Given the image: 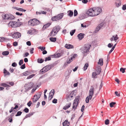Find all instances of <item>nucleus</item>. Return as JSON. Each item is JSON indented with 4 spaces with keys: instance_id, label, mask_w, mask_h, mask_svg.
<instances>
[{
    "instance_id": "17",
    "label": "nucleus",
    "mask_w": 126,
    "mask_h": 126,
    "mask_svg": "<svg viewBox=\"0 0 126 126\" xmlns=\"http://www.w3.org/2000/svg\"><path fill=\"white\" fill-rule=\"evenodd\" d=\"M94 89L93 87V86H91L89 91V95L91 94L92 95H93L94 93Z\"/></svg>"
},
{
    "instance_id": "46",
    "label": "nucleus",
    "mask_w": 126,
    "mask_h": 126,
    "mask_svg": "<svg viewBox=\"0 0 126 126\" xmlns=\"http://www.w3.org/2000/svg\"><path fill=\"white\" fill-rule=\"evenodd\" d=\"M116 104V103L115 102H112L110 104V107H112L113 106V105Z\"/></svg>"
},
{
    "instance_id": "12",
    "label": "nucleus",
    "mask_w": 126,
    "mask_h": 126,
    "mask_svg": "<svg viewBox=\"0 0 126 126\" xmlns=\"http://www.w3.org/2000/svg\"><path fill=\"white\" fill-rule=\"evenodd\" d=\"M103 25V23H101L100 24L98 25V26L96 27V29L95 31V32L96 33L102 27Z\"/></svg>"
},
{
    "instance_id": "44",
    "label": "nucleus",
    "mask_w": 126,
    "mask_h": 126,
    "mask_svg": "<svg viewBox=\"0 0 126 126\" xmlns=\"http://www.w3.org/2000/svg\"><path fill=\"white\" fill-rule=\"evenodd\" d=\"M51 58L50 56H49L48 57H46L45 60V61L46 62L47 61H50L51 60Z\"/></svg>"
},
{
    "instance_id": "37",
    "label": "nucleus",
    "mask_w": 126,
    "mask_h": 126,
    "mask_svg": "<svg viewBox=\"0 0 126 126\" xmlns=\"http://www.w3.org/2000/svg\"><path fill=\"white\" fill-rule=\"evenodd\" d=\"M112 37L114 38V40L115 42L118 39V35L117 34H116L115 36L114 35H113L112 36Z\"/></svg>"
},
{
    "instance_id": "28",
    "label": "nucleus",
    "mask_w": 126,
    "mask_h": 126,
    "mask_svg": "<svg viewBox=\"0 0 126 126\" xmlns=\"http://www.w3.org/2000/svg\"><path fill=\"white\" fill-rule=\"evenodd\" d=\"M80 96L79 95H78L77 96H76L75 99L74 100V101L76 102H77V103H78V104L79 103V99L80 98Z\"/></svg>"
},
{
    "instance_id": "31",
    "label": "nucleus",
    "mask_w": 126,
    "mask_h": 126,
    "mask_svg": "<svg viewBox=\"0 0 126 126\" xmlns=\"http://www.w3.org/2000/svg\"><path fill=\"white\" fill-rule=\"evenodd\" d=\"M9 15L8 14H5L2 16L3 18L4 19H9Z\"/></svg>"
},
{
    "instance_id": "3",
    "label": "nucleus",
    "mask_w": 126,
    "mask_h": 126,
    "mask_svg": "<svg viewBox=\"0 0 126 126\" xmlns=\"http://www.w3.org/2000/svg\"><path fill=\"white\" fill-rule=\"evenodd\" d=\"M40 23V22L35 18L30 19L28 21L29 25L32 26L39 25Z\"/></svg>"
},
{
    "instance_id": "50",
    "label": "nucleus",
    "mask_w": 126,
    "mask_h": 126,
    "mask_svg": "<svg viewBox=\"0 0 126 126\" xmlns=\"http://www.w3.org/2000/svg\"><path fill=\"white\" fill-rule=\"evenodd\" d=\"M109 120L108 119H107L105 121V124L106 125H108L109 123Z\"/></svg>"
},
{
    "instance_id": "21",
    "label": "nucleus",
    "mask_w": 126,
    "mask_h": 126,
    "mask_svg": "<svg viewBox=\"0 0 126 126\" xmlns=\"http://www.w3.org/2000/svg\"><path fill=\"white\" fill-rule=\"evenodd\" d=\"M71 105V103L69 102L68 104H66V105L63 108V109L66 110L68 108H69Z\"/></svg>"
},
{
    "instance_id": "57",
    "label": "nucleus",
    "mask_w": 126,
    "mask_h": 126,
    "mask_svg": "<svg viewBox=\"0 0 126 126\" xmlns=\"http://www.w3.org/2000/svg\"><path fill=\"white\" fill-rule=\"evenodd\" d=\"M17 43L16 42H14L13 43V45L14 46L16 47L17 45Z\"/></svg>"
},
{
    "instance_id": "34",
    "label": "nucleus",
    "mask_w": 126,
    "mask_h": 126,
    "mask_svg": "<svg viewBox=\"0 0 126 126\" xmlns=\"http://www.w3.org/2000/svg\"><path fill=\"white\" fill-rule=\"evenodd\" d=\"M49 40L52 42H55L56 41V37L54 38L52 37L49 38Z\"/></svg>"
},
{
    "instance_id": "52",
    "label": "nucleus",
    "mask_w": 126,
    "mask_h": 126,
    "mask_svg": "<svg viewBox=\"0 0 126 126\" xmlns=\"http://www.w3.org/2000/svg\"><path fill=\"white\" fill-rule=\"evenodd\" d=\"M43 9L49 12H50L51 11V10H50L49 8H44Z\"/></svg>"
},
{
    "instance_id": "13",
    "label": "nucleus",
    "mask_w": 126,
    "mask_h": 126,
    "mask_svg": "<svg viewBox=\"0 0 126 126\" xmlns=\"http://www.w3.org/2000/svg\"><path fill=\"white\" fill-rule=\"evenodd\" d=\"M64 47L67 49L73 48H74L73 46L70 44H66L65 45Z\"/></svg>"
},
{
    "instance_id": "33",
    "label": "nucleus",
    "mask_w": 126,
    "mask_h": 126,
    "mask_svg": "<svg viewBox=\"0 0 126 126\" xmlns=\"http://www.w3.org/2000/svg\"><path fill=\"white\" fill-rule=\"evenodd\" d=\"M78 104V103L76 104V102H74L73 104L72 108L74 110L76 109L77 107Z\"/></svg>"
},
{
    "instance_id": "38",
    "label": "nucleus",
    "mask_w": 126,
    "mask_h": 126,
    "mask_svg": "<svg viewBox=\"0 0 126 126\" xmlns=\"http://www.w3.org/2000/svg\"><path fill=\"white\" fill-rule=\"evenodd\" d=\"M7 38L4 37H0V41L2 42L6 40Z\"/></svg>"
},
{
    "instance_id": "40",
    "label": "nucleus",
    "mask_w": 126,
    "mask_h": 126,
    "mask_svg": "<svg viewBox=\"0 0 126 126\" xmlns=\"http://www.w3.org/2000/svg\"><path fill=\"white\" fill-rule=\"evenodd\" d=\"M88 63H86L85 64V65L84 67V70H85L87 69V67L88 66Z\"/></svg>"
},
{
    "instance_id": "64",
    "label": "nucleus",
    "mask_w": 126,
    "mask_h": 126,
    "mask_svg": "<svg viewBox=\"0 0 126 126\" xmlns=\"http://www.w3.org/2000/svg\"><path fill=\"white\" fill-rule=\"evenodd\" d=\"M122 8L123 10H126V4L123 5Z\"/></svg>"
},
{
    "instance_id": "24",
    "label": "nucleus",
    "mask_w": 126,
    "mask_h": 126,
    "mask_svg": "<svg viewBox=\"0 0 126 126\" xmlns=\"http://www.w3.org/2000/svg\"><path fill=\"white\" fill-rule=\"evenodd\" d=\"M117 2H115L116 6L118 7L121 5V2L120 0H117Z\"/></svg>"
},
{
    "instance_id": "10",
    "label": "nucleus",
    "mask_w": 126,
    "mask_h": 126,
    "mask_svg": "<svg viewBox=\"0 0 126 126\" xmlns=\"http://www.w3.org/2000/svg\"><path fill=\"white\" fill-rule=\"evenodd\" d=\"M101 68L100 66H98L95 68L96 72L97 74H99L101 72Z\"/></svg>"
},
{
    "instance_id": "9",
    "label": "nucleus",
    "mask_w": 126,
    "mask_h": 126,
    "mask_svg": "<svg viewBox=\"0 0 126 126\" xmlns=\"http://www.w3.org/2000/svg\"><path fill=\"white\" fill-rule=\"evenodd\" d=\"M21 35L20 33L18 32H16L12 34V37L15 39H17L20 37Z\"/></svg>"
},
{
    "instance_id": "54",
    "label": "nucleus",
    "mask_w": 126,
    "mask_h": 126,
    "mask_svg": "<svg viewBox=\"0 0 126 126\" xmlns=\"http://www.w3.org/2000/svg\"><path fill=\"white\" fill-rule=\"evenodd\" d=\"M17 65V64L15 62L13 63L12 64V66L14 67H16Z\"/></svg>"
},
{
    "instance_id": "27",
    "label": "nucleus",
    "mask_w": 126,
    "mask_h": 126,
    "mask_svg": "<svg viewBox=\"0 0 126 126\" xmlns=\"http://www.w3.org/2000/svg\"><path fill=\"white\" fill-rule=\"evenodd\" d=\"M61 55V53H58L56 54H54L51 55L53 56V57L54 58L59 57Z\"/></svg>"
},
{
    "instance_id": "16",
    "label": "nucleus",
    "mask_w": 126,
    "mask_h": 126,
    "mask_svg": "<svg viewBox=\"0 0 126 126\" xmlns=\"http://www.w3.org/2000/svg\"><path fill=\"white\" fill-rule=\"evenodd\" d=\"M31 74V71L29 70L26 71L22 73V75L24 76H27Z\"/></svg>"
},
{
    "instance_id": "47",
    "label": "nucleus",
    "mask_w": 126,
    "mask_h": 126,
    "mask_svg": "<svg viewBox=\"0 0 126 126\" xmlns=\"http://www.w3.org/2000/svg\"><path fill=\"white\" fill-rule=\"evenodd\" d=\"M38 48L39 49H41V50L43 51L45 49V47H38Z\"/></svg>"
},
{
    "instance_id": "14",
    "label": "nucleus",
    "mask_w": 126,
    "mask_h": 126,
    "mask_svg": "<svg viewBox=\"0 0 126 126\" xmlns=\"http://www.w3.org/2000/svg\"><path fill=\"white\" fill-rule=\"evenodd\" d=\"M73 96L72 95L69 94L67 95L66 99L68 101H69L73 99Z\"/></svg>"
},
{
    "instance_id": "45",
    "label": "nucleus",
    "mask_w": 126,
    "mask_h": 126,
    "mask_svg": "<svg viewBox=\"0 0 126 126\" xmlns=\"http://www.w3.org/2000/svg\"><path fill=\"white\" fill-rule=\"evenodd\" d=\"M126 69V68H121L120 69V71L122 72L123 73H124L125 72V70Z\"/></svg>"
},
{
    "instance_id": "41",
    "label": "nucleus",
    "mask_w": 126,
    "mask_h": 126,
    "mask_svg": "<svg viewBox=\"0 0 126 126\" xmlns=\"http://www.w3.org/2000/svg\"><path fill=\"white\" fill-rule=\"evenodd\" d=\"M76 31L75 29H74V30H72L70 32V35L72 36L73 35L74 33Z\"/></svg>"
},
{
    "instance_id": "55",
    "label": "nucleus",
    "mask_w": 126,
    "mask_h": 126,
    "mask_svg": "<svg viewBox=\"0 0 126 126\" xmlns=\"http://www.w3.org/2000/svg\"><path fill=\"white\" fill-rule=\"evenodd\" d=\"M20 68L22 69H25V64H24L22 65L20 67Z\"/></svg>"
},
{
    "instance_id": "8",
    "label": "nucleus",
    "mask_w": 126,
    "mask_h": 126,
    "mask_svg": "<svg viewBox=\"0 0 126 126\" xmlns=\"http://www.w3.org/2000/svg\"><path fill=\"white\" fill-rule=\"evenodd\" d=\"M41 95V94L39 93L34 95L33 97H35V98H32V99L33 100V102H36L40 98Z\"/></svg>"
},
{
    "instance_id": "62",
    "label": "nucleus",
    "mask_w": 126,
    "mask_h": 126,
    "mask_svg": "<svg viewBox=\"0 0 126 126\" xmlns=\"http://www.w3.org/2000/svg\"><path fill=\"white\" fill-rule=\"evenodd\" d=\"M34 50V48H32L30 49V52L32 54V53H33V50Z\"/></svg>"
},
{
    "instance_id": "11",
    "label": "nucleus",
    "mask_w": 126,
    "mask_h": 126,
    "mask_svg": "<svg viewBox=\"0 0 126 126\" xmlns=\"http://www.w3.org/2000/svg\"><path fill=\"white\" fill-rule=\"evenodd\" d=\"M60 29V27L59 26H55L53 28L52 30L53 31H55L57 32V33L59 31Z\"/></svg>"
},
{
    "instance_id": "15",
    "label": "nucleus",
    "mask_w": 126,
    "mask_h": 126,
    "mask_svg": "<svg viewBox=\"0 0 126 126\" xmlns=\"http://www.w3.org/2000/svg\"><path fill=\"white\" fill-rule=\"evenodd\" d=\"M85 34L84 33H80L78 35V37L79 39V40H81L84 38V36Z\"/></svg>"
},
{
    "instance_id": "30",
    "label": "nucleus",
    "mask_w": 126,
    "mask_h": 126,
    "mask_svg": "<svg viewBox=\"0 0 126 126\" xmlns=\"http://www.w3.org/2000/svg\"><path fill=\"white\" fill-rule=\"evenodd\" d=\"M98 64L100 65H102L103 64V60L102 59H100L99 60L98 62Z\"/></svg>"
},
{
    "instance_id": "2",
    "label": "nucleus",
    "mask_w": 126,
    "mask_h": 126,
    "mask_svg": "<svg viewBox=\"0 0 126 126\" xmlns=\"http://www.w3.org/2000/svg\"><path fill=\"white\" fill-rule=\"evenodd\" d=\"M53 67V65L52 64H50L46 66L40 70L39 73V74H41L45 73Z\"/></svg>"
},
{
    "instance_id": "56",
    "label": "nucleus",
    "mask_w": 126,
    "mask_h": 126,
    "mask_svg": "<svg viewBox=\"0 0 126 126\" xmlns=\"http://www.w3.org/2000/svg\"><path fill=\"white\" fill-rule=\"evenodd\" d=\"M113 44L112 43H109L108 45V47L109 48H111L113 46Z\"/></svg>"
},
{
    "instance_id": "23",
    "label": "nucleus",
    "mask_w": 126,
    "mask_h": 126,
    "mask_svg": "<svg viewBox=\"0 0 126 126\" xmlns=\"http://www.w3.org/2000/svg\"><path fill=\"white\" fill-rule=\"evenodd\" d=\"M34 113V112L30 113L27 115L25 116V117L23 119V121L25 119H26L28 117H30L31 116H32Z\"/></svg>"
},
{
    "instance_id": "5",
    "label": "nucleus",
    "mask_w": 126,
    "mask_h": 126,
    "mask_svg": "<svg viewBox=\"0 0 126 126\" xmlns=\"http://www.w3.org/2000/svg\"><path fill=\"white\" fill-rule=\"evenodd\" d=\"M63 16V14L61 13L57 15L56 16H53L51 18V20L52 21H55L61 19Z\"/></svg>"
},
{
    "instance_id": "26",
    "label": "nucleus",
    "mask_w": 126,
    "mask_h": 126,
    "mask_svg": "<svg viewBox=\"0 0 126 126\" xmlns=\"http://www.w3.org/2000/svg\"><path fill=\"white\" fill-rule=\"evenodd\" d=\"M68 15L72 17L73 16V12L71 10H69L67 11Z\"/></svg>"
},
{
    "instance_id": "29",
    "label": "nucleus",
    "mask_w": 126,
    "mask_h": 126,
    "mask_svg": "<svg viewBox=\"0 0 126 126\" xmlns=\"http://www.w3.org/2000/svg\"><path fill=\"white\" fill-rule=\"evenodd\" d=\"M36 32V30L35 29H33L32 30H29L27 32V33L30 34L31 35H32V32Z\"/></svg>"
},
{
    "instance_id": "18",
    "label": "nucleus",
    "mask_w": 126,
    "mask_h": 126,
    "mask_svg": "<svg viewBox=\"0 0 126 126\" xmlns=\"http://www.w3.org/2000/svg\"><path fill=\"white\" fill-rule=\"evenodd\" d=\"M57 33V32L55 31H53L52 30L49 34V35H50L51 37H53L55 36Z\"/></svg>"
},
{
    "instance_id": "19",
    "label": "nucleus",
    "mask_w": 126,
    "mask_h": 126,
    "mask_svg": "<svg viewBox=\"0 0 126 126\" xmlns=\"http://www.w3.org/2000/svg\"><path fill=\"white\" fill-rule=\"evenodd\" d=\"M50 25V23H47L46 24L43 26L42 29V31H44L45 29L48 27Z\"/></svg>"
},
{
    "instance_id": "61",
    "label": "nucleus",
    "mask_w": 126,
    "mask_h": 126,
    "mask_svg": "<svg viewBox=\"0 0 126 126\" xmlns=\"http://www.w3.org/2000/svg\"><path fill=\"white\" fill-rule=\"evenodd\" d=\"M77 55V54H74V55H73L72 57H71L70 59V60L72 61V59L73 58H75V56H76V55Z\"/></svg>"
},
{
    "instance_id": "63",
    "label": "nucleus",
    "mask_w": 126,
    "mask_h": 126,
    "mask_svg": "<svg viewBox=\"0 0 126 126\" xmlns=\"http://www.w3.org/2000/svg\"><path fill=\"white\" fill-rule=\"evenodd\" d=\"M72 60H70V59L68 58L67 59V63H69L72 62Z\"/></svg>"
},
{
    "instance_id": "59",
    "label": "nucleus",
    "mask_w": 126,
    "mask_h": 126,
    "mask_svg": "<svg viewBox=\"0 0 126 126\" xmlns=\"http://www.w3.org/2000/svg\"><path fill=\"white\" fill-rule=\"evenodd\" d=\"M71 95H72L73 96L74 95H75L76 94L75 93L74 91H72L70 94Z\"/></svg>"
},
{
    "instance_id": "48",
    "label": "nucleus",
    "mask_w": 126,
    "mask_h": 126,
    "mask_svg": "<svg viewBox=\"0 0 126 126\" xmlns=\"http://www.w3.org/2000/svg\"><path fill=\"white\" fill-rule=\"evenodd\" d=\"M9 19H12L14 18V16L12 15H9Z\"/></svg>"
},
{
    "instance_id": "43",
    "label": "nucleus",
    "mask_w": 126,
    "mask_h": 126,
    "mask_svg": "<svg viewBox=\"0 0 126 126\" xmlns=\"http://www.w3.org/2000/svg\"><path fill=\"white\" fill-rule=\"evenodd\" d=\"M0 85L1 86H4V87L9 86L8 85L5 83H2Z\"/></svg>"
},
{
    "instance_id": "49",
    "label": "nucleus",
    "mask_w": 126,
    "mask_h": 126,
    "mask_svg": "<svg viewBox=\"0 0 126 126\" xmlns=\"http://www.w3.org/2000/svg\"><path fill=\"white\" fill-rule=\"evenodd\" d=\"M29 109L27 108H26L23 110L24 111L27 113L29 112Z\"/></svg>"
},
{
    "instance_id": "60",
    "label": "nucleus",
    "mask_w": 126,
    "mask_h": 126,
    "mask_svg": "<svg viewBox=\"0 0 126 126\" xmlns=\"http://www.w3.org/2000/svg\"><path fill=\"white\" fill-rule=\"evenodd\" d=\"M57 100L56 99H54L52 101V102L54 103H56L57 102Z\"/></svg>"
},
{
    "instance_id": "53",
    "label": "nucleus",
    "mask_w": 126,
    "mask_h": 126,
    "mask_svg": "<svg viewBox=\"0 0 126 126\" xmlns=\"http://www.w3.org/2000/svg\"><path fill=\"white\" fill-rule=\"evenodd\" d=\"M23 60L22 59L20 60L19 62V65H21L22 64H23Z\"/></svg>"
},
{
    "instance_id": "7",
    "label": "nucleus",
    "mask_w": 126,
    "mask_h": 126,
    "mask_svg": "<svg viewBox=\"0 0 126 126\" xmlns=\"http://www.w3.org/2000/svg\"><path fill=\"white\" fill-rule=\"evenodd\" d=\"M93 10L94 11V13H95V15L97 16L102 11V9L100 7H96L93 8Z\"/></svg>"
},
{
    "instance_id": "32",
    "label": "nucleus",
    "mask_w": 126,
    "mask_h": 126,
    "mask_svg": "<svg viewBox=\"0 0 126 126\" xmlns=\"http://www.w3.org/2000/svg\"><path fill=\"white\" fill-rule=\"evenodd\" d=\"M98 75L97 74V73L96 72H93L92 73V77L93 78H96L97 77L96 76L97 75Z\"/></svg>"
},
{
    "instance_id": "25",
    "label": "nucleus",
    "mask_w": 126,
    "mask_h": 126,
    "mask_svg": "<svg viewBox=\"0 0 126 126\" xmlns=\"http://www.w3.org/2000/svg\"><path fill=\"white\" fill-rule=\"evenodd\" d=\"M3 73L4 74V76H5L6 75H10V73L8 71L5 69H4Z\"/></svg>"
},
{
    "instance_id": "36",
    "label": "nucleus",
    "mask_w": 126,
    "mask_h": 126,
    "mask_svg": "<svg viewBox=\"0 0 126 126\" xmlns=\"http://www.w3.org/2000/svg\"><path fill=\"white\" fill-rule=\"evenodd\" d=\"M37 61L39 63H42L44 62V60L42 59H38L37 60Z\"/></svg>"
},
{
    "instance_id": "1",
    "label": "nucleus",
    "mask_w": 126,
    "mask_h": 126,
    "mask_svg": "<svg viewBox=\"0 0 126 126\" xmlns=\"http://www.w3.org/2000/svg\"><path fill=\"white\" fill-rule=\"evenodd\" d=\"M93 10V8L89 9L86 14L82 15H80L79 16V18L81 20L87 18L88 16H96L95 15V13H94V12H93L94 10Z\"/></svg>"
},
{
    "instance_id": "35",
    "label": "nucleus",
    "mask_w": 126,
    "mask_h": 126,
    "mask_svg": "<svg viewBox=\"0 0 126 126\" xmlns=\"http://www.w3.org/2000/svg\"><path fill=\"white\" fill-rule=\"evenodd\" d=\"M9 53V52L8 51H3L2 53V54L3 56H6L8 55Z\"/></svg>"
},
{
    "instance_id": "58",
    "label": "nucleus",
    "mask_w": 126,
    "mask_h": 126,
    "mask_svg": "<svg viewBox=\"0 0 126 126\" xmlns=\"http://www.w3.org/2000/svg\"><path fill=\"white\" fill-rule=\"evenodd\" d=\"M32 104V102L31 101H30L27 103V105L29 107H30L31 106V105Z\"/></svg>"
},
{
    "instance_id": "6",
    "label": "nucleus",
    "mask_w": 126,
    "mask_h": 126,
    "mask_svg": "<svg viewBox=\"0 0 126 126\" xmlns=\"http://www.w3.org/2000/svg\"><path fill=\"white\" fill-rule=\"evenodd\" d=\"M9 24L11 25L13 27H18L22 24V23L19 22L11 21L9 22Z\"/></svg>"
},
{
    "instance_id": "20",
    "label": "nucleus",
    "mask_w": 126,
    "mask_h": 126,
    "mask_svg": "<svg viewBox=\"0 0 126 126\" xmlns=\"http://www.w3.org/2000/svg\"><path fill=\"white\" fill-rule=\"evenodd\" d=\"M69 124V122L67 120H65L63 123V126H68Z\"/></svg>"
},
{
    "instance_id": "42",
    "label": "nucleus",
    "mask_w": 126,
    "mask_h": 126,
    "mask_svg": "<svg viewBox=\"0 0 126 126\" xmlns=\"http://www.w3.org/2000/svg\"><path fill=\"white\" fill-rule=\"evenodd\" d=\"M35 75L34 74H32L28 76L27 78V79H30L33 77Z\"/></svg>"
},
{
    "instance_id": "4",
    "label": "nucleus",
    "mask_w": 126,
    "mask_h": 126,
    "mask_svg": "<svg viewBox=\"0 0 126 126\" xmlns=\"http://www.w3.org/2000/svg\"><path fill=\"white\" fill-rule=\"evenodd\" d=\"M91 47V45L90 44H87L85 45L81 48V52L82 53H84L89 51L90 48Z\"/></svg>"
},
{
    "instance_id": "39",
    "label": "nucleus",
    "mask_w": 126,
    "mask_h": 126,
    "mask_svg": "<svg viewBox=\"0 0 126 126\" xmlns=\"http://www.w3.org/2000/svg\"><path fill=\"white\" fill-rule=\"evenodd\" d=\"M22 113V112L21 111H19L17 112V114L16 115V116H17L20 115Z\"/></svg>"
},
{
    "instance_id": "22",
    "label": "nucleus",
    "mask_w": 126,
    "mask_h": 126,
    "mask_svg": "<svg viewBox=\"0 0 126 126\" xmlns=\"http://www.w3.org/2000/svg\"><path fill=\"white\" fill-rule=\"evenodd\" d=\"M30 84L31 85L30 86L25 88V89L26 92L28 91L33 87V84L32 83H30Z\"/></svg>"
},
{
    "instance_id": "51",
    "label": "nucleus",
    "mask_w": 126,
    "mask_h": 126,
    "mask_svg": "<svg viewBox=\"0 0 126 126\" xmlns=\"http://www.w3.org/2000/svg\"><path fill=\"white\" fill-rule=\"evenodd\" d=\"M78 12L76 10H74V16H76L78 14Z\"/></svg>"
}]
</instances>
